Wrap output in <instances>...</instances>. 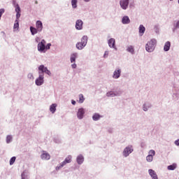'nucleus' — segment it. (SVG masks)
I'll return each mask as SVG.
<instances>
[{
    "mask_svg": "<svg viewBox=\"0 0 179 179\" xmlns=\"http://www.w3.org/2000/svg\"><path fill=\"white\" fill-rule=\"evenodd\" d=\"M157 43V41L155 39H151L148 41L145 45L146 51H148V52H152V51H155Z\"/></svg>",
    "mask_w": 179,
    "mask_h": 179,
    "instance_id": "nucleus-1",
    "label": "nucleus"
},
{
    "mask_svg": "<svg viewBox=\"0 0 179 179\" xmlns=\"http://www.w3.org/2000/svg\"><path fill=\"white\" fill-rule=\"evenodd\" d=\"M87 44V36H84L81 38V42H79L76 44V48H78V50H83V48L86 47Z\"/></svg>",
    "mask_w": 179,
    "mask_h": 179,
    "instance_id": "nucleus-2",
    "label": "nucleus"
},
{
    "mask_svg": "<svg viewBox=\"0 0 179 179\" xmlns=\"http://www.w3.org/2000/svg\"><path fill=\"white\" fill-rule=\"evenodd\" d=\"M45 50V41L43 39L38 44V51L41 52H44Z\"/></svg>",
    "mask_w": 179,
    "mask_h": 179,
    "instance_id": "nucleus-3",
    "label": "nucleus"
},
{
    "mask_svg": "<svg viewBox=\"0 0 179 179\" xmlns=\"http://www.w3.org/2000/svg\"><path fill=\"white\" fill-rule=\"evenodd\" d=\"M39 69V73H47L48 75H51V72L47 69V67H45L44 65H41L38 67Z\"/></svg>",
    "mask_w": 179,
    "mask_h": 179,
    "instance_id": "nucleus-4",
    "label": "nucleus"
},
{
    "mask_svg": "<svg viewBox=\"0 0 179 179\" xmlns=\"http://www.w3.org/2000/svg\"><path fill=\"white\" fill-rule=\"evenodd\" d=\"M35 83L37 86H41L44 83V76L39 75V77L36 80Z\"/></svg>",
    "mask_w": 179,
    "mask_h": 179,
    "instance_id": "nucleus-5",
    "label": "nucleus"
},
{
    "mask_svg": "<svg viewBox=\"0 0 179 179\" xmlns=\"http://www.w3.org/2000/svg\"><path fill=\"white\" fill-rule=\"evenodd\" d=\"M120 3L122 9L125 10L128 8V5H129V0H121Z\"/></svg>",
    "mask_w": 179,
    "mask_h": 179,
    "instance_id": "nucleus-6",
    "label": "nucleus"
},
{
    "mask_svg": "<svg viewBox=\"0 0 179 179\" xmlns=\"http://www.w3.org/2000/svg\"><path fill=\"white\" fill-rule=\"evenodd\" d=\"M76 29L77 30H82L83 29V21L82 20H78L76 22Z\"/></svg>",
    "mask_w": 179,
    "mask_h": 179,
    "instance_id": "nucleus-7",
    "label": "nucleus"
},
{
    "mask_svg": "<svg viewBox=\"0 0 179 179\" xmlns=\"http://www.w3.org/2000/svg\"><path fill=\"white\" fill-rule=\"evenodd\" d=\"M132 147H127L126 148H124V151H123V155L127 157L128 156H129V154L132 153V151L134 150H132L131 148Z\"/></svg>",
    "mask_w": 179,
    "mask_h": 179,
    "instance_id": "nucleus-8",
    "label": "nucleus"
},
{
    "mask_svg": "<svg viewBox=\"0 0 179 179\" xmlns=\"http://www.w3.org/2000/svg\"><path fill=\"white\" fill-rule=\"evenodd\" d=\"M83 115H85V109L79 108L77 113V117L78 120H82L83 118Z\"/></svg>",
    "mask_w": 179,
    "mask_h": 179,
    "instance_id": "nucleus-9",
    "label": "nucleus"
},
{
    "mask_svg": "<svg viewBox=\"0 0 179 179\" xmlns=\"http://www.w3.org/2000/svg\"><path fill=\"white\" fill-rule=\"evenodd\" d=\"M41 158L42 160H50L51 159V156L48 152H46L45 151H43L42 155H41Z\"/></svg>",
    "mask_w": 179,
    "mask_h": 179,
    "instance_id": "nucleus-10",
    "label": "nucleus"
},
{
    "mask_svg": "<svg viewBox=\"0 0 179 179\" xmlns=\"http://www.w3.org/2000/svg\"><path fill=\"white\" fill-rule=\"evenodd\" d=\"M71 162H72V156L69 155L65 160L61 163L60 164V167H64V166H65L66 164H67V163H71Z\"/></svg>",
    "mask_w": 179,
    "mask_h": 179,
    "instance_id": "nucleus-11",
    "label": "nucleus"
},
{
    "mask_svg": "<svg viewBox=\"0 0 179 179\" xmlns=\"http://www.w3.org/2000/svg\"><path fill=\"white\" fill-rule=\"evenodd\" d=\"M148 173L152 179H159L157 178V174H156V172L153 169H149Z\"/></svg>",
    "mask_w": 179,
    "mask_h": 179,
    "instance_id": "nucleus-12",
    "label": "nucleus"
},
{
    "mask_svg": "<svg viewBox=\"0 0 179 179\" xmlns=\"http://www.w3.org/2000/svg\"><path fill=\"white\" fill-rule=\"evenodd\" d=\"M120 76H121V70L120 69L115 70L113 73V78L114 79H118V78H120Z\"/></svg>",
    "mask_w": 179,
    "mask_h": 179,
    "instance_id": "nucleus-13",
    "label": "nucleus"
},
{
    "mask_svg": "<svg viewBox=\"0 0 179 179\" xmlns=\"http://www.w3.org/2000/svg\"><path fill=\"white\" fill-rule=\"evenodd\" d=\"M36 29L38 30V31H42L43 30V22H41V21L38 20L36 23Z\"/></svg>",
    "mask_w": 179,
    "mask_h": 179,
    "instance_id": "nucleus-14",
    "label": "nucleus"
},
{
    "mask_svg": "<svg viewBox=\"0 0 179 179\" xmlns=\"http://www.w3.org/2000/svg\"><path fill=\"white\" fill-rule=\"evenodd\" d=\"M15 12H16V17L17 20H19V17H20V7L19 6V4H17L15 6Z\"/></svg>",
    "mask_w": 179,
    "mask_h": 179,
    "instance_id": "nucleus-15",
    "label": "nucleus"
},
{
    "mask_svg": "<svg viewBox=\"0 0 179 179\" xmlns=\"http://www.w3.org/2000/svg\"><path fill=\"white\" fill-rule=\"evenodd\" d=\"M108 45L110 48H115V39L110 38L108 41Z\"/></svg>",
    "mask_w": 179,
    "mask_h": 179,
    "instance_id": "nucleus-16",
    "label": "nucleus"
},
{
    "mask_svg": "<svg viewBox=\"0 0 179 179\" xmlns=\"http://www.w3.org/2000/svg\"><path fill=\"white\" fill-rule=\"evenodd\" d=\"M122 22L123 24H128L131 22V20H129V17L128 16L123 17Z\"/></svg>",
    "mask_w": 179,
    "mask_h": 179,
    "instance_id": "nucleus-17",
    "label": "nucleus"
},
{
    "mask_svg": "<svg viewBox=\"0 0 179 179\" xmlns=\"http://www.w3.org/2000/svg\"><path fill=\"white\" fill-rule=\"evenodd\" d=\"M85 160V158H83V155H80L77 157V163L78 164H82Z\"/></svg>",
    "mask_w": 179,
    "mask_h": 179,
    "instance_id": "nucleus-18",
    "label": "nucleus"
},
{
    "mask_svg": "<svg viewBox=\"0 0 179 179\" xmlns=\"http://www.w3.org/2000/svg\"><path fill=\"white\" fill-rule=\"evenodd\" d=\"M170 47H171V43L170 41L166 42L164 46V51H169L170 50Z\"/></svg>",
    "mask_w": 179,
    "mask_h": 179,
    "instance_id": "nucleus-19",
    "label": "nucleus"
},
{
    "mask_svg": "<svg viewBox=\"0 0 179 179\" xmlns=\"http://www.w3.org/2000/svg\"><path fill=\"white\" fill-rule=\"evenodd\" d=\"M57 110V103H53L50 106V113H52V114H54V113H55V111Z\"/></svg>",
    "mask_w": 179,
    "mask_h": 179,
    "instance_id": "nucleus-20",
    "label": "nucleus"
},
{
    "mask_svg": "<svg viewBox=\"0 0 179 179\" xmlns=\"http://www.w3.org/2000/svg\"><path fill=\"white\" fill-rule=\"evenodd\" d=\"M127 51H128V52H131V54H134L135 49H134V46L129 45L127 47Z\"/></svg>",
    "mask_w": 179,
    "mask_h": 179,
    "instance_id": "nucleus-21",
    "label": "nucleus"
},
{
    "mask_svg": "<svg viewBox=\"0 0 179 179\" xmlns=\"http://www.w3.org/2000/svg\"><path fill=\"white\" fill-rule=\"evenodd\" d=\"M100 118H101V116L100 115H99V113H95L92 117V120L94 121H99V120H100Z\"/></svg>",
    "mask_w": 179,
    "mask_h": 179,
    "instance_id": "nucleus-22",
    "label": "nucleus"
},
{
    "mask_svg": "<svg viewBox=\"0 0 179 179\" xmlns=\"http://www.w3.org/2000/svg\"><path fill=\"white\" fill-rule=\"evenodd\" d=\"M78 57V54L73 53L71 56V62L73 63L75 61H76V57Z\"/></svg>",
    "mask_w": 179,
    "mask_h": 179,
    "instance_id": "nucleus-23",
    "label": "nucleus"
},
{
    "mask_svg": "<svg viewBox=\"0 0 179 179\" xmlns=\"http://www.w3.org/2000/svg\"><path fill=\"white\" fill-rule=\"evenodd\" d=\"M145 28L143 25H140L139 27V33L141 36H143V33H145Z\"/></svg>",
    "mask_w": 179,
    "mask_h": 179,
    "instance_id": "nucleus-24",
    "label": "nucleus"
},
{
    "mask_svg": "<svg viewBox=\"0 0 179 179\" xmlns=\"http://www.w3.org/2000/svg\"><path fill=\"white\" fill-rule=\"evenodd\" d=\"M30 31H31V33L33 36H34V34H37V32L38 31V30L37 29V28H34L33 27H30Z\"/></svg>",
    "mask_w": 179,
    "mask_h": 179,
    "instance_id": "nucleus-25",
    "label": "nucleus"
},
{
    "mask_svg": "<svg viewBox=\"0 0 179 179\" xmlns=\"http://www.w3.org/2000/svg\"><path fill=\"white\" fill-rule=\"evenodd\" d=\"M106 96L107 97H114L115 96H117V94H115V93L113 91H110L108 93H106Z\"/></svg>",
    "mask_w": 179,
    "mask_h": 179,
    "instance_id": "nucleus-26",
    "label": "nucleus"
},
{
    "mask_svg": "<svg viewBox=\"0 0 179 179\" xmlns=\"http://www.w3.org/2000/svg\"><path fill=\"white\" fill-rule=\"evenodd\" d=\"M77 3H78V0H72L71 1V5H72L73 8H78Z\"/></svg>",
    "mask_w": 179,
    "mask_h": 179,
    "instance_id": "nucleus-27",
    "label": "nucleus"
},
{
    "mask_svg": "<svg viewBox=\"0 0 179 179\" xmlns=\"http://www.w3.org/2000/svg\"><path fill=\"white\" fill-rule=\"evenodd\" d=\"M177 165L173 164L168 166V170H176Z\"/></svg>",
    "mask_w": 179,
    "mask_h": 179,
    "instance_id": "nucleus-28",
    "label": "nucleus"
},
{
    "mask_svg": "<svg viewBox=\"0 0 179 179\" xmlns=\"http://www.w3.org/2000/svg\"><path fill=\"white\" fill-rule=\"evenodd\" d=\"M85 101V97L83 96V94L79 95V103H83Z\"/></svg>",
    "mask_w": 179,
    "mask_h": 179,
    "instance_id": "nucleus-29",
    "label": "nucleus"
},
{
    "mask_svg": "<svg viewBox=\"0 0 179 179\" xmlns=\"http://www.w3.org/2000/svg\"><path fill=\"white\" fill-rule=\"evenodd\" d=\"M146 160L147 162H152L153 161V157H152V155H148L146 157Z\"/></svg>",
    "mask_w": 179,
    "mask_h": 179,
    "instance_id": "nucleus-30",
    "label": "nucleus"
},
{
    "mask_svg": "<svg viewBox=\"0 0 179 179\" xmlns=\"http://www.w3.org/2000/svg\"><path fill=\"white\" fill-rule=\"evenodd\" d=\"M15 162H16V157H13L10 159V166H12V164H13V163H15Z\"/></svg>",
    "mask_w": 179,
    "mask_h": 179,
    "instance_id": "nucleus-31",
    "label": "nucleus"
},
{
    "mask_svg": "<svg viewBox=\"0 0 179 179\" xmlns=\"http://www.w3.org/2000/svg\"><path fill=\"white\" fill-rule=\"evenodd\" d=\"M14 29H19V20H16L14 24Z\"/></svg>",
    "mask_w": 179,
    "mask_h": 179,
    "instance_id": "nucleus-32",
    "label": "nucleus"
},
{
    "mask_svg": "<svg viewBox=\"0 0 179 179\" xmlns=\"http://www.w3.org/2000/svg\"><path fill=\"white\" fill-rule=\"evenodd\" d=\"M156 155V152H155V150H151L149 151V156H152L153 157V156H155Z\"/></svg>",
    "mask_w": 179,
    "mask_h": 179,
    "instance_id": "nucleus-33",
    "label": "nucleus"
},
{
    "mask_svg": "<svg viewBox=\"0 0 179 179\" xmlns=\"http://www.w3.org/2000/svg\"><path fill=\"white\" fill-rule=\"evenodd\" d=\"M11 141H12V136H8L6 137L7 143H10Z\"/></svg>",
    "mask_w": 179,
    "mask_h": 179,
    "instance_id": "nucleus-34",
    "label": "nucleus"
},
{
    "mask_svg": "<svg viewBox=\"0 0 179 179\" xmlns=\"http://www.w3.org/2000/svg\"><path fill=\"white\" fill-rule=\"evenodd\" d=\"M3 13H5V9L3 8L0 9V19L2 17V15H3Z\"/></svg>",
    "mask_w": 179,
    "mask_h": 179,
    "instance_id": "nucleus-35",
    "label": "nucleus"
},
{
    "mask_svg": "<svg viewBox=\"0 0 179 179\" xmlns=\"http://www.w3.org/2000/svg\"><path fill=\"white\" fill-rule=\"evenodd\" d=\"M50 47H51L50 43H48L46 46H45V50H50Z\"/></svg>",
    "mask_w": 179,
    "mask_h": 179,
    "instance_id": "nucleus-36",
    "label": "nucleus"
},
{
    "mask_svg": "<svg viewBox=\"0 0 179 179\" xmlns=\"http://www.w3.org/2000/svg\"><path fill=\"white\" fill-rule=\"evenodd\" d=\"M175 145H176V146H179V140L175 141Z\"/></svg>",
    "mask_w": 179,
    "mask_h": 179,
    "instance_id": "nucleus-37",
    "label": "nucleus"
},
{
    "mask_svg": "<svg viewBox=\"0 0 179 179\" xmlns=\"http://www.w3.org/2000/svg\"><path fill=\"white\" fill-rule=\"evenodd\" d=\"M71 67L73 68V69H75L76 68V64H72Z\"/></svg>",
    "mask_w": 179,
    "mask_h": 179,
    "instance_id": "nucleus-38",
    "label": "nucleus"
},
{
    "mask_svg": "<svg viewBox=\"0 0 179 179\" xmlns=\"http://www.w3.org/2000/svg\"><path fill=\"white\" fill-rule=\"evenodd\" d=\"M28 77H29L30 79H31V78H33V74H29V75H28Z\"/></svg>",
    "mask_w": 179,
    "mask_h": 179,
    "instance_id": "nucleus-39",
    "label": "nucleus"
},
{
    "mask_svg": "<svg viewBox=\"0 0 179 179\" xmlns=\"http://www.w3.org/2000/svg\"><path fill=\"white\" fill-rule=\"evenodd\" d=\"M71 103H72V104H73V106H75V105L76 104V101H72Z\"/></svg>",
    "mask_w": 179,
    "mask_h": 179,
    "instance_id": "nucleus-40",
    "label": "nucleus"
},
{
    "mask_svg": "<svg viewBox=\"0 0 179 179\" xmlns=\"http://www.w3.org/2000/svg\"><path fill=\"white\" fill-rule=\"evenodd\" d=\"M144 111H148V109H146V108H144Z\"/></svg>",
    "mask_w": 179,
    "mask_h": 179,
    "instance_id": "nucleus-41",
    "label": "nucleus"
},
{
    "mask_svg": "<svg viewBox=\"0 0 179 179\" xmlns=\"http://www.w3.org/2000/svg\"><path fill=\"white\" fill-rule=\"evenodd\" d=\"M85 1V2H89V1H90V0H84Z\"/></svg>",
    "mask_w": 179,
    "mask_h": 179,
    "instance_id": "nucleus-42",
    "label": "nucleus"
},
{
    "mask_svg": "<svg viewBox=\"0 0 179 179\" xmlns=\"http://www.w3.org/2000/svg\"><path fill=\"white\" fill-rule=\"evenodd\" d=\"M35 3H36V4L38 3V1H35Z\"/></svg>",
    "mask_w": 179,
    "mask_h": 179,
    "instance_id": "nucleus-43",
    "label": "nucleus"
},
{
    "mask_svg": "<svg viewBox=\"0 0 179 179\" xmlns=\"http://www.w3.org/2000/svg\"><path fill=\"white\" fill-rule=\"evenodd\" d=\"M170 1H173V0H170Z\"/></svg>",
    "mask_w": 179,
    "mask_h": 179,
    "instance_id": "nucleus-44",
    "label": "nucleus"
}]
</instances>
